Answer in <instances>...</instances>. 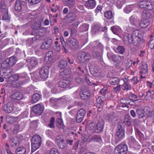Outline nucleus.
<instances>
[{
  "label": "nucleus",
  "instance_id": "obj_1",
  "mask_svg": "<svg viewBox=\"0 0 154 154\" xmlns=\"http://www.w3.org/2000/svg\"><path fill=\"white\" fill-rule=\"evenodd\" d=\"M111 29L114 34H119L122 35L123 40L125 43L129 44H132L135 46H138L143 42L141 32L138 30H134L131 35H129L127 33L124 34L121 29L118 26H113L111 28Z\"/></svg>",
  "mask_w": 154,
  "mask_h": 154
},
{
  "label": "nucleus",
  "instance_id": "obj_2",
  "mask_svg": "<svg viewBox=\"0 0 154 154\" xmlns=\"http://www.w3.org/2000/svg\"><path fill=\"white\" fill-rule=\"evenodd\" d=\"M42 142L41 138L38 135L34 136L32 140V152H34L39 148Z\"/></svg>",
  "mask_w": 154,
  "mask_h": 154
},
{
  "label": "nucleus",
  "instance_id": "obj_3",
  "mask_svg": "<svg viewBox=\"0 0 154 154\" xmlns=\"http://www.w3.org/2000/svg\"><path fill=\"white\" fill-rule=\"evenodd\" d=\"M17 61V59L14 57H11L7 59L2 64L1 66L4 69H9L10 67L15 64Z\"/></svg>",
  "mask_w": 154,
  "mask_h": 154
},
{
  "label": "nucleus",
  "instance_id": "obj_4",
  "mask_svg": "<svg viewBox=\"0 0 154 154\" xmlns=\"http://www.w3.org/2000/svg\"><path fill=\"white\" fill-rule=\"evenodd\" d=\"M137 5L140 8H145L150 10L154 7V2H149L146 0H141L138 2Z\"/></svg>",
  "mask_w": 154,
  "mask_h": 154
},
{
  "label": "nucleus",
  "instance_id": "obj_5",
  "mask_svg": "<svg viewBox=\"0 0 154 154\" xmlns=\"http://www.w3.org/2000/svg\"><path fill=\"white\" fill-rule=\"evenodd\" d=\"M128 150L127 145L125 143L119 144L116 147L114 152L115 154H125Z\"/></svg>",
  "mask_w": 154,
  "mask_h": 154
},
{
  "label": "nucleus",
  "instance_id": "obj_6",
  "mask_svg": "<svg viewBox=\"0 0 154 154\" xmlns=\"http://www.w3.org/2000/svg\"><path fill=\"white\" fill-rule=\"evenodd\" d=\"M78 58L81 62L84 63L89 61L91 56L88 53L82 51L78 53Z\"/></svg>",
  "mask_w": 154,
  "mask_h": 154
},
{
  "label": "nucleus",
  "instance_id": "obj_7",
  "mask_svg": "<svg viewBox=\"0 0 154 154\" xmlns=\"http://www.w3.org/2000/svg\"><path fill=\"white\" fill-rule=\"evenodd\" d=\"M49 67L47 66H43L41 68L39 72V74L42 78L46 79L48 78L49 73Z\"/></svg>",
  "mask_w": 154,
  "mask_h": 154
},
{
  "label": "nucleus",
  "instance_id": "obj_8",
  "mask_svg": "<svg viewBox=\"0 0 154 154\" xmlns=\"http://www.w3.org/2000/svg\"><path fill=\"white\" fill-rule=\"evenodd\" d=\"M44 106L41 104H37L34 106L32 108V112L37 115H40L43 112Z\"/></svg>",
  "mask_w": 154,
  "mask_h": 154
},
{
  "label": "nucleus",
  "instance_id": "obj_9",
  "mask_svg": "<svg viewBox=\"0 0 154 154\" xmlns=\"http://www.w3.org/2000/svg\"><path fill=\"white\" fill-rule=\"evenodd\" d=\"M26 6V0H17L15 5V9L20 11L22 8Z\"/></svg>",
  "mask_w": 154,
  "mask_h": 154
},
{
  "label": "nucleus",
  "instance_id": "obj_10",
  "mask_svg": "<svg viewBox=\"0 0 154 154\" xmlns=\"http://www.w3.org/2000/svg\"><path fill=\"white\" fill-rule=\"evenodd\" d=\"M80 95L82 99H88L90 96V92L89 90L86 88H83L80 92Z\"/></svg>",
  "mask_w": 154,
  "mask_h": 154
},
{
  "label": "nucleus",
  "instance_id": "obj_11",
  "mask_svg": "<svg viewBox=\"0 0 154 154\" xmlns=\"http://www.w3.org/2000/svg\"><path fill=\"white\" fill-rule=\"evenodd\" d=\"M106 29V27H103L100 24L96 23L93 25L92 32L94 33L100 31H103Z\"/></svg>",
  "mask_w": 154,
  "mask_h": 154
},
{
  "label": "nucleus",
  "instance_id": "obj_12",
  "mask_svg": "<svg viewBox=\"0 0 154 154\" xmlns=\"http://www.w3.org/2000/svg\"><path fill=\"white\" fill-rule=\"evenodd\" d=\"M3 110L6 112L9 113L14 112L15 110L13 104L11 103H8L5 105L3 107Z\"/></svg>",
  "mask_w": 154,
  "mask_h": 154
},
{
  "label": "nucleus",
  "instance_id": "obj_13",
  "mask_svg": "<svg viewBox=\"0 0 154 154\" xmlns=\"http://www.w3.org/2000/svg\"><path fill=\"white\" fill-rule=\"evenodd\" d=\"M68 45L70 48L73 49L76 48L78 46L77 41L74 38H71L69 40Z\"/></svg>",
  "mask_w": 154,
  "mask_h": 154
},
{
  "label": "nucleus",
  "instance_id": "obj_14",
  "mask_svg": "<svg viewBox=\"0 0 154 154\" xmlns=\"http://www.w3.org/2000/svg\"><path fill=\"white\" fill-rule=\"evenodd\" d=\"M130 23L133 25L137 26L139 23L138 17L135 15H132L129 18Z\"/></svg>",
  "mask_w": 154,
  "mask_h": 154
},
{
  "label": "nucleus",
  "instance_id": "obj_15",
  "mask_svg": "<svg viewBox=\"0 0 154 154\" xmlns=\"http://www.w3.org/2000/svg\"><path fill=\"white\" fill-rule=\"evenodd\" d=\"M23 97V94L20 92H16L13 93L11 96V97L13 99L15 100H20Z\"/></svg>",
  "mask_w": 154,
  "mask_h": 154
},
{
  "label": "nucleus",
  "instance_id": "obj_16",
  "mask_svg": "<svg viewBox=\"0 0 154 154\" xmlns=\"http://www.w3.org/2000/svg\"><path fill=\"white\" fill-rule=\"evenodd\" d=\"M96 5V2L94 0H88L86 2L85 4V7L89 9H93Z\"/></svg>",
  "mask_w": 154,
  "mask_h": 154
},
{
  "label": "nucleus",
  "instance_id": "obj_17",
  "mask_svg": "<svg viewBox=\"0 0 154 154\" xmlns=\"http://www.w3.org/2000/svg\"><path fill=\"white\" fill-rule=\"evenodd\" d=\"M54 54L51 51L48 52L46 54L45 57V61L48 63H49L52 62L54 59Z\"/></svg>",
  "mask_w": 154,
  "mask_h": 154
},
{
  "label": "nucleus",
  "instance_id": "obj_18",
  "mask_svg": "<svg viewBox=\"0 0 154 154\" xmlns=\"http://www.w3.org/2000/svg\"><path fill=\"white\" fill-rule=\"evenodd\" d=\"M103 126L104 124L103 121L98 122L96 124L94 131L97 133L101 132L103 130Z\"/></svg>",
  "mask_w": 154,
  "mask_h": 154
},
{
  "label": "nucleus",
  "instance_id": "obj_19",
  "mask_svg": "<svg viewBox=\"0 0 154 154\" xmlns=\"http://www.w3.org/2000/svg\"><path fill=\"white\" fill-rule=\"evenodd\" d=\"M52 42V41L51 39H48L45 42H44L42 44L41 48L43 49H47L51 47Z\"/></svg>",
  "mask_w": 154,
  "mask_h": 154
},
{
  "label": "nucleus",
  "instance_id": "obj_20",
  "mask_svg": "<svg viewBox=\"0 0 154 154\" xmlns=\"http://www.w3.org/2000/svg\"><path fill=\"white\" fill-rule=\"evenodd\" d=\"M107 56L109 60L113 61L115 58H117V60H116L117 61H119V60H121V57L119 55H114L110 53H107Z\"/></svg>",
  "mask_w": 154,
  "mask_h": 154
},
{
  "label": "nucleus",
  "instance_id": "obj_21",
  "mask_svg": "<svg viewBox=\"0 0 154 154\" xmlns=\"http://www.w3.org/2000/svg\"><path fill=\"white\" fill-rule=\"evenodd\" d=\"M38 62L37 59L35 57L31 58L29 65V68H32L37 65Z\"/></svg>",
  "mask_w": 154,
  "mask_h": 154
},
{
  "label": "nucleus",
  "instance_id": "obj_22",
  "mask_svg": "<svg viewBox=\"0 0 154 154\" xmlns=\"http://www.w3.org/2000/svg\"><path fill=\"white\" fill-rule=\"evenodd\" d=\"M16 154H27L28 152L26 151L25 147L20 146L16 149Z\"/></svg>",
  "mask_w": 154,
  "mask_h": 154
},
{
  "label": "nucleus",
  "instance_id": "obj_23",
  "mask_svg": "<svg viewBox=\"0 0 154 154\" xmlns=\"http://www.w3.org/2000/svg\"><path fill=\"white\" fill-rule=\"evenodd\" d=\"M150 24L149 21L147 19H141L139 24L140 26L143 28H146L148 27Z\"/></svg>",
  "mask_w": 154,
  "mask_h": 154
},
{
  "label": "nucleus",
  "instance_id": "obj_24",
  "mask_svg": "<svg viewBox=\"0 0 154 154\" xmlns=\"http://www.w3.org/2000/svg\"><path fill=\"white\" fill-rule=\"evenodd\" d=\"M2 11L5 12L2 17V19L7 22H9L10 17L8 14V9L7 8H5L4 10H2Z\"/></svg>",
  "mask_w": 154,
  "mask_h": 154
},
{
  "label": "nucleus",
  "instance_id": "obj_25",
  "mask_svg": "<svg viewBox=\"0 0 154 154\" xmlns=\"http://www.w3.org/2000/svg\"><path fill=\"white\" fill-rule=\"evenodd\" d=\"M116 135L119 138L123 139L125 137L124 130L122 128H119L117 131Z\"/></svg>",
  "mask_w": 154,
  "mask_h": 154
},
{
  "label": "nucleus",
  "instance_id": "obj_26",
  "mask_svg": "<svg viewBox=\"0 0 154 154\" xmlns=\"http://www.w3.org/2000/svg\"><path fill=\"white\" fill-rule=\"evenodd\" d=\"M75 18V15L73 13H69L67 15V20L68 22L72 23Z\"/></svg>",
  "mask_w": 154,
  "mask_h": 154
},
{
  "label": "nucleus",
  "instance_id": "obj_27",
  "mask_svg": "<svg viewBox=\"0 0 154 154\" xmlns=\"http://www.w3.org/2000/svg\"><path fill=\"white\" fill-rule=\"evenodd\" d=\"M40 95L38 93L33 94L31 100V103H34L40 100Z\"/></svg>",
  "mask_w": 154,
  "mask_h": 154
},
{
  "label": "nucleus",
  "instance_id": "obj_28",
  "mask_svg": "<svg viewBox=\"0 0 154 154\" xmlns=\"http://www.w3.org/2000/svg\"><path fill=\"white\" fill-rule=\"evenodd\" d=\"M140 74H146L147 72V65L145 62H143L142 63Z\"/></svg>",
  "mask_w": 154,
  "mask_h": 154
},
{
  "label": "nucleus",
  "instance_id": "obj_29",
  "mask_svg": "<svg viewBox=\"0 0 154 154\" xmlns=\"http://www.w3.org/2000/svg\"><path fill=\"white\" fill-rule=\"evenodd\" d=\"M57 142L59 143L58 146L60 149H63L66 146L65 141L63 138L60 139V140L57 139Z\"/></svg>",
  "mask_w": 154,
  "mask_h": 154
},
{
  "label": "nucleus",
  "instance_id": "obj_30",
  "mask_svg": "<svg viewBox=\"0 0 154 154\" xmlns=\"http://www.w3.org/2000/svg\"><path fill=\"white\" fill-rule=\"evenodd\" d=\"M121 104L120 106L122 107H127V105L129 104L130 102L128 98H123L120 100Z\"/></svg>",
  "mask_w": 154,
  "mask_h": 154
},
{
  "label": "nucleus",
  "instance_id": "obj_31",
  "mask_svg": "<svg viewBox=\"0 0 154 154\" xmlns=\"http://www.w3.org/2000/svg\"><path fill=\"white\" fill-rule=\"evenodd\" d=\"M119 82V79L117 77H112L109 81L110 84L113 85L118 84Z\"/></svg>",
  "mask_w": 154,
  "mask_h": 154
},
{
  "label": "nucleus",
  "instance_id": "obj_32",
  "mask_svg": "<svg viewBox=\"0 0 154 154\" xmlns=\"http://www.w3.org/2000/svg\"><path fill=\"white\" fill-rule=\"evenodd\" d=\"M18 120L17 117H14L12 116H7V122L10 124H13L16 122Z\"/></svg>",
  "mask_w": 154,
  "mask_h": 154
},
{
  "label": "nucleus",
  "instance_id": "obj_33",
  "mask_svg": "<svg viewBox=\"0 0 154 154\" xmlns=\"http://www.w3.org/2000/svg\"><path fill=\"white\" fill-rule=\"evenodd\" d=\"M102 139L101 137L99 135H94L93 136L91 139V141L98 142H100L102 141Z\"/></svg>",
  "mask_w": 154,
  "mask_h": 154
},
{
  "label": "nucleus",
  "instance_id": "obj_34",
  "mask_svg": "<svg viewBox=\"0 0 154 154\" xmlns=\"http://www.w3.org/2000/svg\"><path fill=\"white\" fill-rule=\"evenodd\" d=\"M63 82V88H70L71 87L70 86L71 82L69 80L67 79L62 80Z\"/></svg>",
  "mask_w": 154,
  "mask_h": 154
},
{
  "label": "nucleus",
  "instance_id": "obj_35",
  "mask_svg": "<svg viewBox=\"0 0 154 154\" xmlns=\"http://www.w3.org/2000/svg\"><path fill=\"white\" fill-rule=\"evenodd\" d=\"M150 13L149 11L145 10L143 11L142 17L143 19H147L150 17Z\"/></svg>",
  "mask_w": 154,
  "mask_h": 154
},
{
  "label": "nucleus",
  "instance_id": "obj_36",
  "mask_svg": "<svg viewBox=\"0 0 154 154\" xmlns=\"http://www.w3.org/2000/svg\"><path fill=\"white\" fill-rule=\"evenodd\" d=\"M67 65V62L66 60H62L59 62V67L61 69H63L65 68Z\"/></svg>",
  "mask_w": 154,
  "mask_h": 154
},
{
  "label": "nucleus",
  "instance_id": "obj_37",
  "mask_svg": "<svg viewBox=\"0 0 154 154\" xmlns=\"http://www.w3.org/2000/svg\"><path fill=\"white\" fill-rule=\"evenodd\" d=\"M48 84L49 87L51 88L52 93H56L57 90V85L51 82H48Z\"/></svg>",
  "mask_w": 154,
  "mask_h": 154
},
{
  "label": "nucleus",
  "instance_id": "obj_38",
  "mask_svg": "<svg viewBox=\"0 0 154 154\" xmlns=\"http://www.w3.org/2000/svg\"><path fill=\"white\" fill-rule=\"evenodd\" d=\"M57 125L60 128H63L64 126L62 120L60 118L57 119L56 120Z\"/></svg>",
  "mask_w": 154,
  "mask_h": 154
},
{
  "label": "nucleus",
  "instance_id": "obj_39",
  "mask_svg": "<svg viewBox=\"0 0 154 154\" xmlns=\"http://www.w3.org/2000/svg\"><path fill=\"white\" fill-rule=\"evenodd\" d=\"M9 142L11 144V146H15L17 145L18 141L17 138H11L10 139Z\"/></svg>",
  "mask_w": 154,
  "mask_h": 154
},
{
  "label": "nucleus",
  "instance_id": "obj_40",
  "mask_svg": "<svg viewBox=\"0 0 154 154\" xmlns=\"http://www.w3.org/2000/svg\"><path fill=\"white\" fill-rule=\"evenodd\" d=\"M136 143V142L134 139L132 137L129 138V144L132 147H134Z\"/></svg>",
  "mask_w": 154,
  "mask_h": 154
},
{
  "label": "nucleus",
  "instance_id": "obj_41",
  "mask_svg": "<svg viewBox=\"0 0 154 154\" xmlns=\"http://www.w3.org/2000/svg\"><path fill=\"white\" fill-rule=\"evenodd\" d=\"M133 8V6L132 5H128L124 8V11L125 13L128 14L132 11Z\"/></svg>",
  "mask_w": 154,
  "mask_h": 154
},
{
  "label": "nucleus",
  "instance_id": "obj_42",
  "mask_svg": "<svg viewBox=\"0 0 154 154\" xmlns=\"http://www.w3.org/2000/svg\"><path fill=\"white\" fill-rule=\"evenodd\" d=\"M113 13L111 11H107L104 13L105 17L108 19L112 18L113 17Z\"/></svg>",
  "mask_w": 154,
  "mask_h": 154
},
{
  "label": "nucleus",
  "instance_id": "obj_43",
  "mask_svg": "<svg viewBox=\"0 0 154 154\" xmlns=\"http://www.w3.org/2000/svg\"><path fill=\"white\" fill-rule=\"evenodd\" d=\"M125 2V0H117L116 5L118 8H121Z\"/></svg>",
  "mask_w": 154,
  "mask_h": 154
},
{
  "label": "nucleus",
  "instance_id": "obj_44",
  "mask_svg": "<svg viewBox=\"0 0 154 154\" xmlns=\"http://www.w3.org/2000/svg\"><path fill=\"white\" fill-rule=\"evenodd\" d=\"M91 44L94 45L95 48H97L100 50H102L103 48V46L101 45L100 43L98 42H94L91 43Z\"/></svg>",
  "mask_w": 154,
  "mask_h": 154
},
{
  "label": "nucleus",
  "instance_id": "obj_45",
  "mask_svg": "<svg viewBox=\"0 0 154 154\" xmlns=\"http://www.w3.org/2000/svg\"><path fill=\"white\" fill-rule=\"evenodd\" d=\"M114 2L113 0H108L106 1L104 3V6L106 8L111 7Z\"/></svg>",
  "mask_w": 154,
  "mask_h": 154
},
{
  "label": "nucleus",
  "instance_id": "obj_46",
  "mask_svg": "<svg viewBox=\"0 0 154 154\" xmlns=\"http://www.w3.org/2000/svg\"><path fill=\"white\" fill-rule=\"evenodd\" d=\"M79 28L82 32L87 31L88 29V26L86 24L83 23L80 26Z\"/></svg>",
  "mask_w": 154,
  "mask_h": 154
},
{
  "label": "nucleus",
  "instance_id": "obj_47",
  "mask_svg": "<svg viewBox=\"0 0 154 154\" xmlns=\"http://www.w3.org/2000/svg\"><path fill=\"white\" fill-rule=\"evenodd\" d=\"M149 47L151 49H153L154 47V36H152L149 42L148 43Z\"/></svg>",
  "mask_w": 154,
  "mask_h": 154
},
{
  "label": "nucleus",
  "instance_id": "obj_48",
  "mask_svg": "<svg viewBox=\"0 0 154 154\" xmlns=\"http://www.w3.org/2000/svg\"><path fill=\"white\" fill-rule=\"evenodd\" d=\"M146 96L148 99H152L154 97V92L153 91L151 92L148 91L146 92Z\"/></svg>",
  "mask_w": 154,
  "mask_h": 154
},
{
  "label": "nucleus",
  "instance_id": "obj_49",
  "mask_svg": "<svg viewBox=\"0 0 154 154\" xmlns=\"http://www.w3.org/2000/svg\"><path fill=\"white\" fill-rule=\"evenodd\" d=\"M66 70H64L61 72L60 73V77L63 80L66 79V78L68 76V75L67 74H66Z\"/></svg>",
  "mask_w": 154,
  "mask_h": 154
},
{
  "label": "nucleus",
  "instance_id": "obj_50",
  "mask_svg": "<svg viewBox=\"0 0 154 154\" xmlns=\"http://www.w3.org/2000/svg\"><path fill=\"white\" fill-rule=\"evenodd\" d=\"M131 88V85L127 82L124 83L122 85V89L124 90H130Z\"/></svg>",
  "mask_w": 154,
  "mask_h": 154
},
{
  "label": "nucleus",
  "instance_id": "obj_51",
  "mask_svg": "<svg viewBox=\"0 0 154 154\" xmlns=\"http://www.w3.org/2000/svg\"><path fill=\"white\" fill-rule=\"evenodd\" d=\"M78 26V24H77L74 25L73 24H72L71 25L70 27L69 28V29L71 31V34H72L76 31V29Z\"/></svg>",
  "mask_w": 154,
  "mask_h": 154
},
{
  "label": "nucleus",
  "instance_id": "obj_52",
  "mask_svg": "<svg viewBox=\"0 0 154 154\" xmlns=\"http://www.w3.org/2000/svg\"><path fill=\"white\" fill-rule=\"evenodd\" d=\"M75 4L74 0H69L67 3V5L69 8H72L73 7Z\"/></svg>",
  "mask_w": 154,
  "mask_h": 154
},
{
  "label": "nucleus",
  "instance_id": "obj_53",
  "mask_svg": "<svg viewBox=\"0 0 154 154\" xmlns=\"http://www.w3.org/2000/svg\"><path fill=\"white\" fill-rule=\"evenodd\" d=\"M117 51L121 54H123L125 52V48L123 46H119L116 48Z\"/></svg>",
  "mask_w": 154,
  "mask_h": 154
},
{
  "label": "nucleus",
  "instance_id": "obj_54",
  "mask_svg": "<svg viewBox=\"0 0 154 154\" xmlns=\"http://www.w3.org/2000/svg\"><path fill=\"white\" fill-rule=\"evenodd\" d=\"M20 78L25 79V80L27 81L29 80V77L28 76L27 74L25 72H23L20 74Z\"/></svg>",
  "mask_w": 154,
  "mask_h": 154
},
{
  "label": "nucleus",
  "instance_id": "obj_55",
  "mask_svg": "<svg viewBox=\"0 0 154 154\" xmlns=\"http://www.w3.org/2000/svg\"><path fill=\"white\" fill-rule=\"evenodd\" d=\"M103 98L101 97H99L97 99V102L98 104L100 105L101 106L103 105Z\"/></svg>",
  "mask_w": 154,
  "mask_h": 154
},
{
  "label": "nucleus",
  "instance_id": "obj_56",
  "mask_svg": "<svg viewBox=\"0 0 154 154\" xmlns=\"http://www.w3.org/2000/svg\"><path fill=\"white\" fill-rule=\"evenodd\" d=\"M55 122V119L54 118L52 117L51 120L49 123L48 124V126L50 128H54V123Z\"/></svg>",
  "mask_w": 154,
  "mask_h": 154
},
{
  "label": "nucleus",
  "instance_id": "obj_57",
  "mask_svg": "<svg viewBox=\"0 0 154 154\" xmlns=\"http://www.w3.org/2000/svg\"><path fill=\"white\" fill-rule=\"evenodd\" d=\"M96 124L94 122H91L89 125L88 128L90 130H93L94 131V129L96 127Z\"/></svg>",
  "mask_w": 154,
  "mask_h": 154
},
{
  "label": "nucleus",
  "instance_id": "obj_58",
  "mask_svg": "<svg viewBox=\"0 0 154 154\" xmlns=\"http://www.w3.org/2000/svg\"><path fill=\"white\" fill-rule=\"evenodd\" d=\"M8 77H9V78H12L14 79V81H17L19 79H20V74H16L13 75L12 76H11V75H9V76H8Z\"/></svg>",
  "mask_w": 154,
  "mask_h": 154
},
{
  "label": "nucleus",
  "instance_id": "obj_59",
  "mask_svg": "<svg viewBox=\"0 0 154 154\" xmlns=\"http://www.w3.org/2000/svg\"><path fill=\"white\" fill-rule=\"evenodd\" d=\"M100 93L101 94L103 95L105 97L108 98V97L106 96V94L107 93L106 89H102L100 91Z\"/></svg>",
  "mask_w": 154,
  "mask_h": 154
},
{
  "label": "nucleus",
  "instance_id": "obj_60",
  "mask_svg": "<svg viewBox=\"0 0 154 154\" xmlns=\"http://www.w3.org/2000/svg\"><path fill=\"white\" fill-rule=\"evenodd\" d=\"M58 100L54 98H51L50 99V102L51 105H56Z\"/></svg>",
  "mask_w": 154,
  "mask_h": 154
},
{
  "label": "nucleus",
  "instance_id": "obj_61",
  "mask_svg": "<svg viewBox=\"0 0 154 154\" xmlns=\"http://www.w3.org/2000/svg\"><path fill=\"white\" fill-rule=\"evenodd\" d=\"M100 54L98 51H95L93 53L92 56L95 58H98L100 57Z\"/></svg>",
  "mask_w": 154,
  "mask_h": 154
},
{
  "label": "nucleus",
  "instance_id": "obj_62",
  "mask_svg": "<svg viewBox=\"0 0 154 154\" xmlns=\"http://www.w3.org/2000/svg\"><path fill=\"white\" fill-rule=\"evenodd\" d=\"M85 113V110L83 109H81L79 111L77 114L84 117Z\"/></svg>",
  "mask_w": 154,
  "mask_h": 154
},
{
  "label": "nucleus",
  "instance_id": "obj_63",
  "mask_svg": "<svg viewBox=\"0 0 154 154\" xmlns=\"http://www.w3.org/2000/svg\"><path fill=\"white\" fill-rule=\"evenodd\" d=\"M49 16L51 23L54 21L55 22H57V20L55 18L54 15H53L52 14H50Z\"/></svg>",
  "mask_w": 154,
  "mask_h": 154
},
{
  "label": "nucleus",
  "instance_id": "obj_64",
  "mask_svg": "<svg viewBox=\"0 0 154 154\" xmlns=\"http://www.w3.org/2000/svg\"><path fill=\"white\" fill-rule=\"evenodd\" d=\"M49 154H59L58 150L55 148L51 149L49 152Z\"/></svg>",
  "mask_w": 154,
  "mask_h": 154
}]
</instances>
